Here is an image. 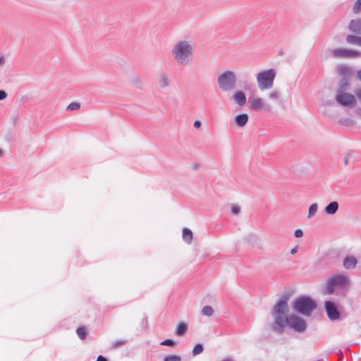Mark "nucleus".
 Returning a JSON list of instances; mask_svg holds the SVG:
<instances>
[{"mask_svg":"<svg viewBox=\"0 0 361 361\" xmlns=\"http://www.w3.org/2000/svg\"><path fill=\"white\" fill-rule=\"evenodd\" d=\"M192 45L187 41H180L176 43L172 50V54L176 61L185 65L192 54Z\"/></svg>","mask_w":361,"mask_h":361,"instance_id":"obj_1","label":"nucleus"},{"mask_svg":"<svg viewBox=\"0 0 361 361\" xmlns=\"http://www.w3.org/2000/svg\"><path fill=\"white\" fill-rule=\"evenodd\" d=\"M276 73L273 69L259 72L257 76L258 87L260 90L271 89L273 87Z\"/></svg>","mask_w":361,"mask_h":361,"instance_id":"obj_2","label":"nucleus"},{"mask_svg":"<svg viewBox=\"0 0 361 361\" xmlns=\"http://www.w3.org/2000/svg\"><path fill=\"white\" fill-rule=\"evenodd\" d=\"M349 279L346 275L340 274L331 277L326 282V293L331 294L336 288H345L348 286Z\"/></svg>","mask_w":361,"mask_h":361,"instance_id":"obj_3","label":"nucleus"},{"mask_svg":"<svg viewBox=\"0 0 361 361\" xmlns=\"http://www.w3.org/2000/svg\"><path fill=\"white\" fill-rule=\"evenodd\" d=\"M236 77L233 72L228 71L219 75L218 83L220 88L226 92L234 90L235 87Z\"/></svg>","mask_w":361,"mask_h":361,"instance_id":"obj_4","label":"nucleus"},{"mask_svg":"<svg viewBox=\"0 0 361 361\" xmlns=\"http://www.w3.org/2000/svg\"><path fill=\"white\" fill-rule=\"evenodd\" d=\"M293 307L302 314L310 315V312L316 307V304L309 298L301 297L295 300Z\"/></svg>","mask_w":361,"mask_h":361,"instance_id":"obj_5","label":"nucleus"},{"mask_svg":"<svg viewBox=\"0 0 361 361\" xmlns=\"http://www.w3.org/2000/svg\"><path fill=\"white\" fill-rule=\"evenodd\" d=\"M336 100L342 106L355 105L357 102L356 95L341 90L338 91Z\"/></svg>","mask_w":361,"mask_h":361,"instance_id":"obj_6","label":"nucleus"},{"mask_svg":"<svg viewBox=\"0 0 361 361\" xmlns=\"http://www.w3.org/2000/svg\"><path fill=\"white\" fill-rule=\"evenodd\" d=\"M288 324L297 331H303L306 328V323L304 319L296 315L288 317Z\"/></svg>","mask_w":361,"mask_h":361,"instance_id":"obj_7","label":"nucleus"},{"mask_svg":"<svg viewBox=\"0 0 361 361\" xmlns=\"http://www.w3.org/2000/svg\"><path fill=\"white\" fill-rule=\"evenodd\" d=\"M331 54L336 58H352L360 56L361 54L357 51L344 49H336L331 51Z\"/></svg>","mask_w":361,"mask_h":361,"instance_id":"obj_8","label":"nucleus"},{"mask_svg":"<svg viewBox=\"0 0 361 361\" xmlns=\"http://www.w3.org/2000/svg\"><path fill=\"white\" fill-rule=\"evenodd\" d=\"M274 317V324L273 325V329L278 332H281L283 328L286 324H288V317H286L285 314H275L273 313Z\"/></svg>","mask_w":361,"mask_h":361,"instance_id":"obj_9","label":"nucleus"},{"mask_svg":"<svg viewBox=\"0 0 361 361\" xmlns=\"http://www.w3.org/2000/svg\"><path fill=\"white\" fill-rule=\"evenodd\" d=\"M250 108L254 110L259 111L262 109H268L264 99L257 95H252L249 97Z\"/></svg>","mask_w":361,"mask_h":361,"instance_id":"obj_10","label":"nucleus"},{"mask_svg":"<svg viewBox=\"0 0 361 361\" xmlns=\"http://www.w3.org/2000/svg\"><path fill=\"white\" fill-rule=\"evenodd\" d=\"M325 306L328 317H329L330 319L335 320L339 318V312L334 302L331 301H326L325 303Z\"/></svg>","mask_w":361,"mask_h":361,"instance_id":"obj_11","label":"nucleus"},{"mask_svg":"<svg viewBox=\"0 0 361 361\" xmlns=\"http://www.w3.org/2000/svg\"><path fill=\"white\" fill-rule=\"evenodd\" d=\"M288 306L286 300H281L278 302V303L274 306L273 310V313L275 314H285L288 312Z\"/></svg>","mask_w":361,"mask_h":361,"instance_id":"obj_12","label":"nucleus"},{"mask_svg":"<svg viewBox=\"0 0 361 361\" xmlns=\"http://www.w3.org/2000/svg\"><path fill=\"white\" fill-rule=\"evenodd\" d=\"M268 99L269 101V104L267 106L279 104L281 102V95L278 91L272 90L268 94Z\"/></svg>","mask_w":361,"mask_h":361,"instance_id":"obj_13","label":"nucleus"},{"mask_svg":"<svg viewBox=\"0 0 361 361\" xmlns=\"http://www.w3.org/2000/svg\"><path fill=\"white\" fill-rule=\"evenodd\" d=\"M357 264V259L354 256H348L343 260V267L347 269L355 268Z\"/></svg>","mask_w":361,"mask_h":361,"instance_id":"obj_14","label":"nucleus"},{"mask_svg":"<svg viewBox=\"0 0 361 361\" xmlns=\"http://www.w3.org/2000/svg\"><path fill=\"white\" fill-rule=\"evenodd\" d=\"M350 30L357 34H361V19L353 20L349 25Z\"/></svg>","mask_w":361,"mask_h":361,"instance_id":"obj_15","label":"nucleus"},{"mask_svg":"<svg viewBox=\"0 0 361 361\" xmlns=\"http://www.w3.org/2000/svg\"><path fill=\"white\" fill-rule=\"evenodd\" d=\"M233 99L235 102L239 106H243L246 102V97L243 92L238 91L233 94Z\"/></svg>","mask_w":361,"mask_h":361,"instance_id":"obj_16","label":"nucleus"},{"mask_svg":"<svg viewBox=\"0 0 361 361\" xmlns=\"http://www.w3.org/2000/svg\"><path fill=\"white\" fill-rule=\"evenodd\" d=\"M188 329V325L185 322H180L176 327V334L178 336L184 335Z\"/></svg>","mask_w":361,"mask_h":361,"instance_id":"obj_17","label":"nucleus"},{"mask_svg":"<svg viewBox=\"0 0 361 361\" xmlns=\"http://www.w3.org/2000/svg\"><path fill=\"white\" fill-rule=\"evenodd\" d=\"M338 209V204L337 202H331L325 207V212L328 214H334Z\"/></svg>","mask_w":361,"mask_h":361,"instance_id":"obj_18","label":"nucleus"},{"mask_svg":"<svg viewBox=\"0 0 361 361\" xmlns=\"http://www.w3.org/2000/svg\"><path fill=\"white\" fill-rule=\"evenodd\" d=\"M193 234L192 232L187 228H183V239L187 243L190 244L192 241Z\"/></svg>","mask_w":361,"mask_h":361,"instance_id":"obj_19","label":"nucleus"},{"mask_svg":"<svg viewBox=\"0 0 361 361\" xmlns=\"http://www.w3.org/2000/svg\"><path fill=\"white\" fill-rule=\"evenodd\" d=\"M248 120V116L246 114H242L236 116L235 122L238 126L243 127L244 126Z\"/></svg>","mask_w":361,"mask_h":361,"instance_id":"obj_20","label":"nucleus"},{"mask_svg":"<svg viewBox=\"0 0 361 361\" xmlns=\"http://www.w3.org/2000/svg\"><path fill=\"white\" fill-rule=\"evenodd\" d=\"M76 333L80 339L83 340L86 338L87 331L85 326H80L76 330Z\"/></svg>","mask_w":361,"mask_h":361,"instance_id":"obj_21","label":"nucleus"},{"mask_svg":"<svg viewBox=\"0 0 361 361\" xmlns=\"http://www.w3.org/2000/svg\"><path fill=\"white\" fill-rule=\"evenodd\" d=\"M214 310L211 306H204L202 310V314L204 316L210 317L213 314Z\"/></svg>","mask_w":361,"mask_h":361,"instance_id":"obj_22","label":"nucleus"},{"mask_svg":"<svg viewBox=\"0 0 361 361\" xmlns=\"http://www.w3.org/2000/svg\"><path fill=\"white\" fill-rule=\"evenodd\" d=\"M317 209L318 204L317 203H313L311 204L308 210V218L313 216L317 212Z\"/></svg>","mask_w":361,"mask_h":361,"instance_id":"obj_23","label":"nucleus"},{"mask_svg":"<svg viewBox=\"0 0 361 361\" xmlns=\"http://www.w3.org/2000/svg\"><path fill=\"white\" fill-rule=\"evenodd\" d=\"M360 38L353 35H348L347 37V42L350 44H355L360 46Z\"/></svg>","mask_w":361,"mask_h":361,"instance_id":"obj_24","label":"nucleus"},{"mask_svg":"<svg viewBox=\"0 0 361 361\" xmlns=\"http://www.w3.org/2000/svg\"><path fill=\"white\" fill-rule=\"evenodd\" d=\"M80 107V104L79 102H71L68 106L67 110L68 111H75L79 109Z\"/></svg>","mask_w":361,"mask_h":361,"instance_id":"obj_25","label":"nucleus"},{"mask_svg":"<svg viewBox=\"0 0 361 361\" xmlns=\"http://www.w3.org/2000/svg\"><path fill=\"white\" fill-rule=\"evenodd\" d=\"M203 351V347L201 344H197L193 350H192V354L193 355H197L200 354Z\"/></svg>","mask_w":361,"mask_h":361,"instance_id":"obj_26","label":"nucleus"},{"mask_svg":"<svg viewBox=\"0 0 361 361\" xmlns=\"http://www.w3.org/2000/svg\"><path fill=\"white\" fill-rule=\"evenodd\" d=\"M164 361H181V357L176 355H171L166 357Z\"/></svg>","mask_w":361,"mask_h":361,"instance_id":"obj_27","label":"nucleus"},{"mask_svg":"<svg viewBox=\"0 0 361 361\" xmlns=\"http://www.w3.org/2000/svg\"><path fill=\"white\" fill-rule=\"evenodd\" d=\"M169 80L167 77H166L165 75L160 76V78H159V85L161 87H166V86H167L169 85Z\"/></svg>","mask_w":361,"mask_h":361,"instance_id":"obj_28","label":"nucleus"},{"mask_svg":"<svg viewBox=\"0 0 361 361\" xmlns=\"http://www.w3.org/2000/svg\"><path fill=\"white\" fill-rule=\"evenodd\" d=\"M361 11V0H357L353 6V11L358 13Z\"/></svg>","mask_w":361,"mask_h":361,"instance_id":"obj_29","label":"nucleus"},{"mask_svg":"<svg viewBox=\"0 0 361 361\" xmlns=\"http://www.w3.org/2000/svg\"><path fill=\"white\" fill-rule=\"evenodd\" d=\"M162 345L175 346L176 343L171 339H166L161 343Z\"/></svg>","mask_w":361,"mask_h":361,"instance_id":"obj_30","label":"nucleus"},{"mask_svg":"<svg viewBox=\"0 0 361 361\" xmlns=\"http://www.w3.org/2000/svg\"><path fill=\"white\" fill-rule=\"evenodd\" d=\"M232 213L233 214H238L240 212V207L238 206H233L231 208Z\"/></svg>","mask_w":361,"mask_h":361,"instance_id":"obj_31","label":"nucleus"},{"mask_svg":"<svg viewBox=\"0 0 361 361\" xmlns=\"http://www.w3.org/2000/svg\"><path fill=\"white\" fill-rule=\"evenodd\" d=\"M355 95L356 99L357 98L358 100L361 102V87L356 90Z\"/></svg>","mask_w":361,"mask_h":361,"instance_id":"obj_32","label":"nucleus"},{"mask_svg":"<svg viewBox=\"0 0 361 361\" xmlns=\"http://www.w3.org/2000/svg\"><path fill=\"white\" fill-rule=\"evenodd\" d=\"M303 235V232L301 229H297L295 231V236L296 238H301Z\"/></svg>","mask_w":361,"mask_h":361,"instance_id":"obj_33","label":"nucleus"},{"mask_svg":"<svg viewBox=\"0 0 361 361\" xmlns=\"http://www.w3.org/2000/svg\"><path fill=\"white\" fill-rule=\"evenodd\" d=\"M7 96V94L4 90H0V100L4 99Z\"/></svg>","mask_w":361,"mask_h":361,"instance_id":"obj_34","label":"nucleus"},{"mask_svg":"<svg viewBox=\"0 0 361 361\" xmlns=\"http://www.w3.org/2000/svg\"><path fill=\"white\" fill-rule=\"evenodd\" d=\"M356 77L360 81H361V68L357 71Z\"/></svg>","mask_w":361,"mask_h":361,"instance_id":"obj_35","label":"nucleus"},{"mask_svg":"<svg viewBox=\"0 0 361 361\" xmlns=\"http://www.w3.org/2000/svg\"><path fill=\"white\" fill-rule=\"evenodd\" d=\"M201 126V122L199 121H195V123H194V127L196 128H200Z\"/></svg>","mask_w":361,"mask_h":361,"instance_id":"obj_36","label":"nucleus"},{"mask_svg":"<svg viewBox=\"0 0 361 361\" xmlns=\"http://www.w3.org/2000/svg\"><path fill=\"white\" fill-rule=\"evenodd\" d=\"M97 361H107V360L102 355H99Z\"/></svg>","mask_w":361,"mask_h":361,"instance_id":"obj_37","label":"nucleus"},{"mask_svg":"<svg viewBox=\"0 0 361 361\" xmlns=\"http://www.w3.org/2000/svg\"><path fill=\"white\" fill-rule=\"evenodd\" d=\"M297 252V247H294L290 250L291 254H295Z\"/></svg>","mask_w":361,"mask_h":361,"instance_id":"obj_38","label":"nucleus"},{"mask_svg":"<svg viewBox=\"0 0 361 361\" xmlns=\"http://www.w3.org/2000/svg\"><path fill=\"white\" fill-rule=\"evenodd\" d=\"M4 63V58L3 56H0V64H2Z\"/></svg>","mask_w":361,"mask_h":361,"instance_id":"obj_39","label":"nucleus"},{"mask_svg":"<svg viewBox=\"0 0 361 361\" xmlns=\"http://www.w3.org/2000/svg\"><path fill=\"white\" fill-rule=\"evenodd\" d=\"M357 113L361 117V108L357 109Z\"/></svg>","mask_w":361,"mask_h":361,"instance_id":"obj_40","label":"nucleus"},{"mask_svg":"<svg viewBox=\"0 0 361 361\" xmlns=\"http://www.w3.org/2000/svg\"><path fill=\"white\" fill-rule=\"evenodd\" d=\"M3 151L0 149V157L3 156Z\"/></svg>","mask_w":361,"mask_h":361,"instance_id":"obj_41","label":"nucleus"},{"mask_svg":"<svg viewBox=\"0 0 361 361\" xmlns=\"http://www.w3.org/2000/svg\"><path fill=\"white\" fill-rule=\"evenodd\" d=\"M360 46H361V37H360Z\"/></svg>","mask_w":361,"mask_h":361,"instance_id":"obj_42","label":"nucleus"}]
</instances>
